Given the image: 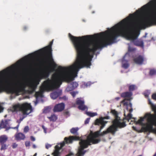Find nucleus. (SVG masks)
<instances>
[{"label":"nucleus","instance_id":"obj_1","mask_svg":"<svg viewBox=\"0 0 156 156\" xmlns=\"http://www.w3.org/2000/svg\"><path fill=\"white\" fill-rule=\"evenodd\" d=\"M135 13L128 17L108 30L94 35L77 37V73L80 69L89 67L96 51L115 42L117 37L124 35L127 40H131L137 46L143 47L142 41L137 39L139 34L131 29L136 30L156 25V19H145L138 22L135 20Z\"/></svg>","mask_w":156,"mask_h":156},{"label":"nucleus","instance_id":"obj_2","mask_svg":"<svg viewBox=\"0 0 156 156\" xmlns=\"http://www.w3.org/2000/svg\"><path fill=\"white\" fill-rule=\"evenodd\" d=\"M39 80H36L33 82L27 80L21 84L19 87H11L8 86L4 87L2 84L3 81L1 80L0 81V93L4 89H5L9 93L15 94L17 95H18L20 93L24 90L26 87L27 86L30 89L28 90L29 93L31 94L34 92L37 85L39 84ZM2 110H3V108L0 105V111Z\"/></svg>","mask_w":156,"mask_h":156},{"label":"nucleus","instance_id":"obj_3","mask_svg":"<svg viewBox=\"0 0 156 156\" xmlns=\"http://www.w3.org/2000/svg\"><path fill=\"white\" fill-rule=\"evenodd\" d=\"M99 130L93 133L90 134L87 136V141H85L86 143V147H88L89 146L92 144H94L99 143L101 141V139L100 138L97 139L100 136H103L108 133H110L113 135H114L115 133L109 127L105 131L100 133L101 130Z\"/></svg>","mask_w":156,"mask_h":156},{"label":"nucleus","instance_id":"obj_4","mask_svg":"<svg viewBox=\"0 0 156 156\" xmlns=\"http://www.w3.org/2000/svg\"><path fill=\"white\" fill-rule=\"evenodd\" d=\"M70 136L69 137H66L64 138V140L66 143H72L73 141L79 140V144L80 147L78 149L77 153L76 156H83L87 152L86 150L84 149L88 147H86V139H83L82 137H80L77 136Z\"/></svg>","mask_w":156,"mask_h":156},{"label":"nucleus","instance_id":"obj_5","mask_svg":"<svg viewBox=\"0 0 156 156\" xmlns=\"http://www.w3.org/2000/svg\"><path fill=\"white\" fill-rule=\"evenodd\" d=\"M144 118H147V122L145 126L142 127L140 132H153L156 133V128H153V126H156V115L150 113H146Z\"/></svg>","mask_w":156,"mask_h":156},{"label":"nucleus","instance_id":"obj_6","mask_svg":"<svg viewBox=\"0 0 156 156\" xmlns=\"http://www.w3.org/2000/svg\"><path fill=\"white\" fill-rule=\"evenodd\" d=\"M53 40L51 41L49 44L44 48L41 49L37 52L43 54L44 56V62L46 63L48 61H49L51 63H53L55 66H56L52 58V54L51 46L53 43Z\"/></svg>","mask_w":156,"mask_h":156},{"label":"nucleus","instance_id":"obj_7","mask_svg":"<svg viewBox=\"0 0 156 156\" xmlns=\"http://www.w3.org/2000/svg\"><path fill=\"white\" fill-rule=\"evenodd\" d=\"M111 113L114 116L115 119L112 121V124L109 127L115 133L118 128L124 127L126 126V124L124 122H121V119L118 115V113L115 110H112Z\"/></svg>","mask_w":156,"mask_h":156},{"label":"nucleus","instance_id":"obj_8","mask_svg":"<svg viewBox=\"0 0 156 156\" xmlns=\"http://www.w3.org/2000/svg\"><path fill=\"white\" fill-rule=\"evenodd\" d=\"M14 111H21L23 115H28L32 111V107L30 104L24 103L22 105L17 104L13 106Z\"/></svg>","mask_w":156,"mask_h":156},{"label":"nucleus","instance_id":"obj_9","mask_svg":"<svg viewBox=\"0 0 156 156\" xmlns=\"http://www.w3.org/2000/svg\"><path fill=\"white\" fill-rule=\"evenodd\" d=\"M110 117L108 116H105L104 117H101L99 119H97L96 120L95 124L97 125L101 126V129H102L105 126V124L107 123L108 122L105 121V119H109Z\"/></svg>","mask_w":156,"mask_h":156},{"label":"nucleus","instance_id":"obj_10","mask_svg":"<svg viewBox=\"0 0 156 156\" xmlns=\"http://www.w3.org/2000/svg\"><path fill=\"white\" fill-rule=\"evenodd\" d=\"M145 60L146 59L143 55H140L134 57L133 61L136 64L141 65L143 64Z\"/></svg>","mask_w":156,"mask_h":156},{"label":"nucleus","instance_id":"obj_11","mask_svg":"<svg viewBox=\"0 0 156 156\" xmlns=\"http://www.w3.org/2000/svg\"><path fill=\"white\" fill-rule=\"evenodd\" d=\"M84 101L79 98H77L76 101V104L78 105V108L81 110L84 111L87 109V107L84 105Z\"/></svg>","mask_w":156,"mask_h":156},{"label":"nucleus","instance_id":"obj_12","mask_svg":"<svg viewBox=\"0 0 156 156\" xmlns=\"http://www.w3.org/2000/svg\"><path fill=\"white\" fill-rule=\"evenodd\" d=\"M65 108V104L63 103L56 105L53 109V111L54 112H61Z\"/></svg>","mask_w":156,"mask_h":156},{"label":"nucleus","instance_id":"obj_13","mask_svg":"<svg viewBox=\"0 0 156 156\" xmlns=\"http://www.w3.org/2000/svg\"><path fill=\"white\" fill-rule=\"evenodd\" d=\"M49 74L50 71L48 70H44L40 73L39 78L40 79L47 78L49 76Z\"/></svg>","mask_w":156,"mask_h":156},{"label":"nucleus","instance_id":"obj_14","mask_svg":"<svg viewBox=\"0 0 156 156\" xmlns=\"http://www.w3.org/2000/svg\"><path fill=\"white\" fill-rule=\"evenodd\" d=\"M62 94V90H58L52 93L51 94V97L53 99H55L60 96Z\"/></svg>","mask_w":156,"mask_h":156},{"label":"nucleus","instance_id":"obj_15","mask_svg":"<svg viewBox=\"0 0 156 156\" xmlns=\"http://www.w3.org/2000/svg\"><path fill=\"white\" fill-rule=\"evenodd\" d=\"M78 85V83L76 82H73L66 89L69 91H71L75 89Z\"/></svg>","mask_w":156,"mask_h":156},{"label":"nucleus","instance_id":"obj_16","mask_svg":"<svg viewBox=\"0 0 156 156\" xmlns=\"http://www.w3.org/2000/svg\"><path fill=\"white\" fill-rule=\"evenodd\" d=\"M15 139L17 141L24 140L25 138V135L21 133H16L15 135Z\"/></svg>","mask_w":156,"mask_h":156},{"label":"nucleus","instance_id":"obj_17","mask_svg":"<svg viewBox=\"0 0 156 156\" xmlns=\"http://www.w3.org/2000/svg\"><path fill=\"white\" fill-rule=\"evenodd\" d=\"M8 124V122L7 120H5V121L2 120L0 123V127L2 128H5L6 130H9L12 127H7V125Z\"/></svg>","mask_w":156,"mask_h":156},{"label":"nucleus","instance_id":"obj_18","mask_svg":"<svg viewBox=\"0 0 156 156\" xmlns=\"http://www.w3.org/2000/svg\"><path fill=\"white\" fill-rule=\"evenodd\" d=\"M61 149V147L58 145H56L55 147V150L52 153V154L54 156H60V153L59 152V150Z\"/></svg>","mask_w":156,"mask_h":156},{"label":"nucleus","instance_id":"obj_19","mask_svg":"<svg viewBox=\"0 0 156 156\" xmlns=\"http://www.w3.org/2000/svg\"><path fill=\"white\" fill-rule=\"evenodd\" d=\"M132 95V93L130 92H126L121 94V96L123 98H130Z\"/></svg>","mask_w":156,"mask_h":156},{"label":"nucleus","instance_id":"obj_20","mask_svg":"<svg viewBox=\"0 0 156 156\" xmlns=\"http://www.w3.org/2000/svg\"><path fill=\"white\" fill-rule=\"evenodd\" d=\"M8 137L5 135H2L0 136V143H5L7 140Z\"/></svg>","mask_w":156,"mask_h":156},{"label":"nucleus","instance_id":"obj_21","mask_svg":"<svg viewBox=\"0 0 156 156\" xmlns=\"http://www.w3.org/2000/svg\"><path fill=\"white\" fill-rule=\"evenodd\" d=\"M79 130V128L77 127L73 128L70 130V133L76 135H78V131Z\"/></svg>","mask_w":156,"mask_h":156},{"label":"nucleus","instance_id":"obj_22","mask_svg":"<svg viewBox=\"0 0 156 156\" xmlns=\"http://www.w3.org/2000/svg\"><path fill=\"white\" fill-rule=\"evenodd\" d=\"M48 118L51 121L55 122L57 119V117L54 114H53L50 117H48Z\"/></svg>","mask_w":156,"mask_h":156},{"label":"nucleus","instance_id":"obj_23","mask_svg":"<svg viewBox=\"0 0 156 156\" xmlns=\"http://www.w3.org/2000/svg\"><path fill=\"white\" fill-rule=\"evenodd\" d=\"M136 87L135 85H130L129 86V90L130 92H131L136 90Z\"/></svg>","mask_w":156,"mask_h":156},{"label":"nucleus","instance_id":"obj_24","mask_svg":"<svg viewBox=\"0 0 156 156\" xmlns=\"http://www.w3.org/2000/svg\"><path fill=\"white\" fill-rule=\"evenodd\" d=\"M149 75L151 76H153L156 75V69H151L149 72Z\"/></svg>","mask_w":156,"mask_h":156},{"label":"nucleus","instance_id":"obj_25","mask_svg":"<svg viewBox=\"0 0 156 156\" xmlns=\"http://www.w3.org/2000/svg\"><path fill=\"white\" fill-rule=\"evenodd\" d=\"M86 114L87 115L91 117H93L94 116L97 115V114L96 112H87Z\"/></svg>","mask_w":156,"mask_h":156},{"label":"nucleus","instance_id":"obj_26","mask_svg":"<svg viewBox=\"0 0 156 156\" xmlns=\"http://www.w3.org/2000/svg\"><path fill=\"white\" fill-rule=\"evenodd\" d=\"M126 119L127 120L129 121V120L131 119H135V118H132V115L130 113H129L127 115L126 117Z\"/></svg>","mask_w":156,"mask_h":156},{"label":"nucleus","instance_id":"obj_27","mask_svg":"<svg viewBox=\"0 0 156 156\" xmlns=\"http://www.w3.org/2000/svg\"><path fill=\"white\" fill-rule=\"evenodd\" d=\"M1 145V150H5L7 149V146L6 144L5 143H0Z\"/></svg>","mask_w":156,"mask_h":156},{"label":"nucleus","instance_id":"obj_28","mask_svg":"<svg viewBox=\"0 0 156 156\" xmlns=\"http://www.w3.org/2000/svg\"><path fill=\"white\" fill-rule=\"evenodd\" d=\"M129 66V64L127 62L122 63V67L125 69H127Z\"/></svg>","mask_w":156,"mask_h":156},{"label":"nucleus","instance_id":"obj_29","mask_svg":"<svg viewBox=\"0 0 156 156\" xmlns=\"http://www.w3.org/2000/svg\"><path fill=\"white\" fill-rule=\"evenodd\" d=\"M144 120V118L141 117L136 122V124H141Z\"/></svg>","mask_w":156,"mask_h":156},{"label":"nucleus","instance_id":"obj_30","mask_svg":"<svg viewBox=\"0 0 156 156\" xmlns=\"http://www.w3.org/2000/svg\"><path fill=\"white\" fill-rule=\"evenodd\" d=\"M50 110L49 108H45L43 111V112L44 113H48L50 112Z\"/></svg>","mask_w":156,"mask_h":156},{"label":"nucleus","instance_id":"obj_31","mask_svg":"<svg viewBox=\"0 0 156 156\" xmlns=\"http://www.w3.org/2000/svg\"><path fill=\"white\" fill-rule=\"evenodd\" d=\"M41 94L40 92H36L35 93V96L36 97V98H37L40 96Z\"/></svg>","mask_w":156,"mask_h":156},{"label":"nucleus","instance_id":"obj_32","mask_svg":"<svg viewBox=\"0 0 156 156\" xmlns=\"http://www.w3.org/2000/svg\"><path fill=\"white\" fill-rule=\"evenodd\" d=\"M17 122H18L19 124L16 126L15 127H14L11 128L12 129H18V128L19 126V125H20L19 124L20 122L19 120L17 121Z\"/></svg>","mask_w":156,"mask_h":156},{"label":"nucleus","instance_id":"obj_33","mask_svg":"<svg viewBox=\"0 0 156 156\" xmlns=\"http://www.w3.org/2000/svg\"><path fill=\"white\" fill-rule=\"evenodd\" d=\"M59 98L60 99H62L64 101H66L68 100V98L66 96H64L62 97H60Z\"/></svg>","mask_w":156,"mask_h":156},{"label":"nucleus","instance_id":"obj_34","mask_svg":"<svg viewBox=\"0 0 156 156\" xmlns=\"http://www.w3.org/2000/svg\"><path fill=\"white\" fill-rule=\"evenodd\" d=\"M29 130V128L28 126H27L25 127L24 129V132L25 133L27 132Z\"/></svg>","mask_w":156,"mask_h":156},{"label":"nucleus","instance_id":"obj_35","mask_svg":"<svg viewBox=\"0 0 156 156\" xmlns=\"http://www.w3.org/2000/svg\"><path fill=\"white\" fill-rule=\"evenodd\" d=\"M135 50V48H132L130 46H129L128 47V51H134Z\"/></svg>","mask_w":156,"mask_h":156},{"label":"nucleus","instance_id":"obj_36","mask_svg":"<svg viewBox=\"0 0 156 156\" xmlns=\"http://www.w3.org/2000/svg\"><path fill=\"white\" fill-rule=\"evenodd\" d=\"M18 146V145L16 143H13L12 145V148L14 149L16 148Z\"/></svg>","mask_w":156,"mask_h":156},{"label":"nucleus","instance_id":"obj_37","mask_svg":"<svg viewBox=\"0 0 156 156\" xmlns=\"http://www.w3.org/2000/svg\"><path fill=\"white\" fill-rule=\"evenodd\" d=\"M25 145L26 147H27L29 146L30 145V141H27L25 142Z\"/></svg>","mask_w":156,"mask_h":156},{"label":"nucleus","instance_id":"obj_38","mask_svg":"<svg viewBox=\"0 0 156 156\" xmlns=\"http://www.w3.org/2000/svg\"><path fill=\"white\" fill-rule=\"evenodd\" d=\"M126 100V99H124L122 101V102L124 103V105H128V103L127 102H125V101Z\"/></svg>","mask_w":156,"mask_h":156},{"label":"nucleus","instance_id":"obj_39","mask_svg":"<svg viewBox=\"0 0 156 156\" xmlns=\"http://www.w3.org/2000/svg\"><path fill=\"white\" fill-rule=\"evenodd\" d=\"M70 94L73 98H74L76 94V93L75 92L73 91L70 92Z\"/></svg>","mask_w":156,"mask_h":156},{"label":"nucleus","instance_id":"obj_40","mask_svg":"<svg viewBox=\"0 0 156 156\" xmlns=\"http://www.w3.org/2000/svg\"><path fill=\"white\" fill-rule=\"evenodd\" d=\"M152 98L153 99L156 100V93H154L152 95Z\"/></svg>","mask_w":156,"mask_h":156},{"label":"nucleus","instance_id":"obj_41","mask_svg":"<svg viewBox=\"0 0 156 156\" xmlns=\"http://www.w3.org/2000/svg\"><path fill=\"white\" fill-rule=\"evenodd\" d=\"M90 120V118H87L85 121V122H84L85 124H88Z\"/></svg>","mask_w":156,"mask_h":156},{"label":"nucleus","instance_id":"obj_42","mask_svg":"<svg viewBox=\"0 0 156 156\" xmlns=\"http://www.w3.org/2000/svg\"><path fill=\"white\" fill-rule=\"evenodd\" d=\"M42 127L44 129V133H47V128H45V126L44 125L42 126Z\"/></svg>","mask_w":156,"mask_h":156},{"label":"nucleus","instance_id":"obj_43","mask_svg":"<svg viewBox=\"0 0 156 156\" xmlns=\"http://www.w3.org/2000/svg\"><path fill=\"white\" fill-rule=\"evenodd\" d=\"M144 95L146 97H147L149 95V94L147 92H145L144 93Z\"/></svg>","mask_w":156,"mask_h":156},{"label":"nucleus","instance_id":"obj_44","mask_svg":"<svg viewBox=\"0 0 156 156\" xmlns=\"http://www.w3.org/2000/svg\"><path fill=\"white\" fill-rule=\"evenodd\" d=\"M30 138L31 140L33 141H34L35 140V138L33 136H30Z\"/></svg>","mask_w":156,"mask_h":156},{"label":"nucleus","instance_id":"obj_45","mask_svg":"<svg viewBox=\"0 0 156 156\" xmlns=\"http://www.w3.org/2000/svg\"><path fill=\"white\" fill-rule=\"evenodd\" d=\"M51 146V145L48 144L46 145V148L48 149Z\"/></svg>","mask_w":156,"mask_h":156},{"label":"nucleus","instance_id":"obj_46","mask_svg":"<svg viewBox=\"0 0 156 156\" xmlns=\"http://www.w3.org/2000/svg\"><path fill=\"white\" fill-rule=\"evenodd\" d=\"M147 7L146 5H145L142 6L141 8V9H146Z\"/></svg>","mask_w":156,"mask_h":156},{"label":"nucleus","instance_id":"obj_47","mask_svg":"<svg viewBox=\"0 0 156 156\" xmlns=\"http://www.w3.org/2000/svg\"><path fill=\"white\" fill-rule=\"evenodd\" d=\"M24 117H23L22 118H20L19 119L20 122H21L23 120V119H24Z\"/></svg>","mask_w":156,"mask_h":156},{"label":"nucleus","instance_id":"obj_48","mask_svg":"<svg viewBox=\"0 0 156 156\" xmlns=\"http://www.w3.org/2000/svg\"><path fill=\"white\" fill-rule=\"evenodd\" d=\"M27 29V27L26 26H24L23 27V29L24 30H26Z\"/></svg>","mask_w":156,"mask_h":156},{"label":"nucleus","instance_id":"obj_49","mask_svg":"<svg viewBox=\"0 0 156 156\" xmlns=\"http://www.w3.org/2000/svg\"><path fill=\"white\" fill-rule=\"evenodd\" d=\"M153 110H154V111H155L156 110V106L154 105L153 106Z\"/></svg>","mask_w":156,"mask_h":156},{"label":"nucleus","instance_id":"obj_50","mask_svg":"<svg viewBox=\"0 0 156 156\" xmlns=\"http://www.w3.org/2000/svg\"><path fill=\"white\" fill-rule=\"evenodd\" d=\"M129 106L131 107V108H132V104L131 103H129Z\"/></svg>","mask_w":156,"mask_h":156},{"label":"nucleus","instance_id":"obj_51","mask_svg":"<svg viewBox=\"0 0 156 156\" xmlns=\"http://www.w3.org/2000/svg\"><path fill=\"white\" fill-rule=\"evenodd\" d=\"M120 99V98L119 97H116L115 98V100L118 101Z\"/></svg>","mask_w":156,"mask_h":156},{"label":"nucleus","instance_id":"obj_52","mask_svg":"<svg viewBox=\"0 0 156 156\" xmlns=\"http://www.w3.org/2000/svg\"><path fill=\"white\" fill-rule=\"evenodd\" d=\"M5 83H7L8 82V80H5Z\"/></svg>","mask_w":156,"mask_h":156},{"label":"nucleus","instance_id":"obj_53","mask_svg":"<svg viewBox=\"0 0 156 156\" xmlns=\"http://www.w3.org/2000/svg\"><path fill=\"white\" fill-rule=\"evenodd\" d=\"M33 147L34 148H35L36 147V146L34 144L33 146Z\"/></svg>","mask_w":156,"mask_h":156},{"label":"nucleus","instance_id":"obj_54","mask_svg":"<svg viewBox=\"0 0 156 156\" xmlns=\"http://www.w3.org/2000/svg\"><path fill=\"white\" fill-rule=\"evenodd\" d=\"M149 104H150V105H152L153 106V104H152V103H151V102L150 101H149Z\"/></svg>","mask_w":156,"mask_h":156},{"label":"nucleus","instance_id":"obj_55","mask_svg":"<svg viewBox=\"0 0 156 156\" xmlns=\"http://www.w3.org/2000/svg\"><path fill=\"white\" fill-rule=\"evenodd\" d=\"M132 111H133V109L132 108L130 109V110H129V112H131Z\"/></svg>","mask_w":156,"mask_h":156},{"label":"nucleus","instance_id":"obj_56","mask_svg":"<svg viewBox=\"0 0 156 156\" xmlns=\"http://www.w3.org/2000/svg\"><path fill=\"white\" fill-rule=\"evenodd\" d=\"M37 155V153H36L34 154V156H36Z\"/></svg>","mask_w":156,"mask_h":156},{"label":"nucleus","instance_id":"obj_57","mask_svg":"<svg viewBox=\"0 0 156 156\" xmlns=\"http://www.w3.org/2000/svg\"><path fill=\"white\" fill-rule=\"evenodd\" d=\"M153 156H156V152L155 153V154Z\"/></svg>","mask_w":156,"mask_h":156},{"label":"nucleus","instance_id":"obj_58","mask_svg":"<svg viewBox=\"0 0 156 156\" xmlns=\"http://www.w3.org/2000/svg\"><path fill=\"white\" fill-rule=\"evenodd\" d=\"M138 156H142V155H140Z\"/></svg>","mask_w":156,"mask_h":156}]
</instances>
